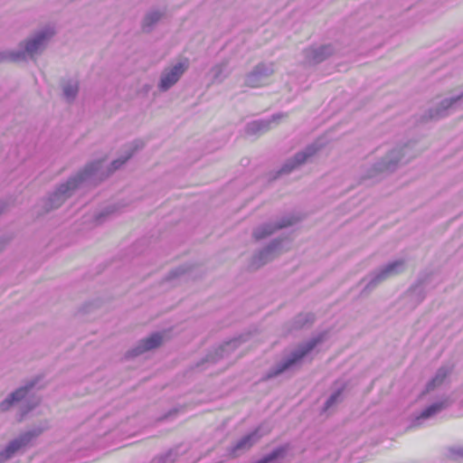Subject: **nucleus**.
Masks as SVG:
<instances>
[{"instance_id":"1","label":"nucleus","mask_w":463,"mask_h":463,"mask_svg":"<svg viewBox=\"0 0 463 463\" xmlns=\"http://www.w3.org/2000/svg\"><path fill=\"white\" fill-rule=\"evenodd\" d=\"M415 143L409 141L402 145H397L388 150L386 154L379 158L374 164L369 166L363 179H378L385 175H390L396 171L401 165L407 164L415 157L413 147Z\"/></svg>"},{"instance_id":"2","label":"nucleus","mask_w":463,"mask_h":463,"mask_svg":"<svg viewBox=\"0 0 463 463\" xmlns=\"http://www.w3.org/2000/svg\"><path fill=\"white\" fill-rule=\"evenodd\" d=\"M99 167L100 162L88 164L82 170L69 177L66 182L60 184L43 201L44 212L48 213L61 207L76 190L82 184L89 183V179L96 175Z\"/></svg>"},{"instance_id":"3","label":"nucleus","mask_w":463,"mask_h":463,"mask_svg":"<svg viewBox=\"0 0 463 463\" xmlns=\"http://www.w3.org/2000/svg\"><path fill=\"white\" fill-rule=\"evenodd\" d=\"M54 35L55 29L52 25H45L33 32L19 43L16 56L20 58V61L35 60L43 53Z\"/></svg>"},{"instance_id":"4","label":"nucleus","mask_w":463,"mask_h":463,"mask_svg":"<svg viewBox=\"0 0 463 463\" xmlns=\"http://www.w3.org/2000/svg\"><path fill=\"white\" fill-rule=\"evenodd\" d=\"M320 342V337H315L308 340L307 342L300 344L288 355L283 357L279 362L270 367L262 376V381H269L273 379L298 365L302 359L307 355Z\"/></svg>"},{"instance_id":"5","label":"nucleus","mask_w":463,"mask_h":463,"mask_svg":"<svg viewBox=\"0 0 463 463\" xmlns=\"http://www.w3.org/2000/svg\"><path fill=\"white\" fill-rule=\"evenodd\" d=\"M405 269V261L403 260H396L380 269L373 271L364 278L363 281H367L363 292H370L375 288L379 284L386 280L387 279L399 275Z\"/></svg>"},{"instance_id":"6","label":"nucleus","mask_w":463,"mask_h":463,"mask_svg":"<svg viewBox=\"0 0 463 463\" xmlns=\"http://www.w3.org/2000/svg\"><path fill=\"white\" fill-rule=\"evenodd\" d=\"M41 431L37 430H28L20 434L17 438L11 440L0 451V463H4L18 453L24 452L32 446L33 441L40 435Z\"/></svg>"},{"instance_id":"7","label":"nucleus","mask_w":463,"mask_h":463,"mask_svg":"<svg viewBox=\"0 0 463 463\" xmlns=\"http://www.w3.org/2000/svg\"><path fill=\"white\" fill-rule=\"evenodd\" d=\"M144 146H145V144L141 140H135L134 142H132L128 146V149L125 151L123 156H119L118 158H117L111 162L110 165L109 166V168L107 170V173H104L102 170L104 159H99V160L90 162V164L100 162V167L98 170V172L96 173V175H92L91 178L89 179V183L95 182V181H101L104 178H106L107 176H109V175H111L112 173H114L116 170L119 169L124 164L127 163L128 160H129L134 156V154L137 151L142 149L144 147Z\"/></svg>"},{"instance_id":"8","label":"nucleus","mask_w":463,"mask_h":463,"mask_svg":"<svg viewBox=\"0 0 463 463\" xmlns=\"http://www.w3.org/2000/svg\"><path fill=\"white\" fill-rule=\"evenodd\" d=\"M463 91L452 95L449 98H445L437 103L435 106L430 108L424 114V119L438 120L449 116L452 111H455L462 107Z\"/></svg>"},{"instance_id":"9","label":"nucleus","mask_w":463,"mask_h":463,"mask_svg":"<svg viewBox=\"0 0 463 463\" xmlns=\"http://www.w3.org/2000/svg\"><path fill=\"white\" fill-rule=\"evenodd\" d=\"M275 71V62H259L245 75L244 83L250 88H260L265 86L269 83V80L274 74Z\"/></svg>"},{"instance_id":"10","label":"nucleus","mask_w":463,"mask_h":463,"mask_svg":"<svg viewBox=\"0 0 463 463\" xmlns=\"http://www.w3.org/2000/svg\"><path fill=\"white\" fill-rule=\"evenodd\" d=\"M189 68V61L187 59L178 61L177 63L165 67L161 74L157 83V89L161 92H165L174 87L185 71Z\"/></svg>"},{"instance_id":"11","label":"nucleus","mask_w":463,"mask_h":463,"mask_svg":"<svg viewBox=\"0 0 463 463\" xmlns=\"http://www.w3.org/2000/svg\"><path fill=\"white\" fill-rule=\"evenodd\" d=\"M319 150V146L316 143L307 146L303 150L296 153L292 157L287 159L277 172V176L288 175L305 165L309 158L314 156Z\"/></svg>"},{"instance_id":"12","label":"nucleus","mask_w":463,"mask_h":463,"mask_svg":"<svg viewBox=\"0 0 463 463\" xmlns=\"http://www.w3.org/2000/svg\"><path fill=\"white\" fill-rule=\"evenodd\" d=\"M298 221V219L295 216L287 215L282 217L279 222L263 223L253 230L252 237L255 239V241L263 240L272 235L279 230L292 226Z\"/></svg>"},{"instance_id":"13","label":"nucleus","mask_w":463,"mask_h":463,"mask_svg":"<svg viewBox=\"0 0 463 463\" xmlns=\"http://www.w3.org/2000/svg\"><path fill=\"white\" fill-rule=\"evenodd\" d=\"M245 341L246 339L243 335L233 337L228 341H225L214 351L210 352L205 356V358L202 360V363L197 364V367H200L204 363H217L220 359L228 356L232 352L236 350Z\"/></svg>"},{"instance_id":"14","label":"nucleus","mask_w":463,"mask_h":463,"mask_svg":"<svg viewBox=\"0 0 463 463\" xmlns=\"http://www.w3.org/2000/svg\"><path fill=\"white\" fill-rule=\"evenodd\" d=\"M282 240L274 239L266 247L256 252L251 259L250 267L258 269L272 260L281 247Z\"/></svg>"},{"instance_id":"15","label":"nucleus","mask_w":463,"mask_h":463,"mask_svg":"<svg viewBox=\"0 0 463 463\" xmlns=\"http://www.w3.org/2000/svg\"><path fill=\"white\" fill-rule=\"evenodd\" d=\"M266 433L267 431H263L262 426L257 427L235 442V444L231 448V454L233 457L241 455L255 445Z\"/></svg>"},{"instance_id":"16","label":"nucleus","mask_w":463,"mask_h":463,"mask_svg":"<svg viewBox=\"0 0 463 463\" xmlns=\"http://www.w3.org/2000/svg\"><path fill=\"white\" fill-rule=\"evenodd\" d=\"M36 383L37 381L35 380L29 381L24 385L9 393L7 397L0 402V412L8 411L14 405L24 401L30 391L35 386Z\"/></svg>"},{"instance_id":"17","label":"nucleus","mask_w":463,"mask_h":463,"mask_svg":"<svg viewBox=\"0 0 463 463\" xmlns=\"http://www.w3.org/2000/svg\"><path fill=\"white\" fill-rule=\"evenodd\" d=\"M163 342V335L161 333H154L151 335L143 338L130 350L126 353L127 358H132L143 354L161 345Z\"/></svg>"},{"instance_id":"18","label":"nucleus","mask_w":463,"mask_h":463,"mask_svg":"<svg viewBox=\"0 0 463 463\" xmlns=\"http://www.w3.org/2000/svg\"><path fill=\"white\" fill-rule=\"evenodd\" d=\"M335 51L331 43L311 46L303 51L304 60L308 64H318L333 55Z\"/></svg>"},{"instance_id":"19","label":"nucleus","mask_w":463,"mask_h":463,"mask_svg":"<svg viewBox=\"0 0 463 463\" xmlns=\"http://www.w3.org/2000/svg\"><path fill=\"white\" fill-rule=\"evenodd\" d=\"M452 372L453 365L451 364H443L439 367L434 376L426 383L425 389L421 392V395H425L426 393L433 392L444 385L448 382V379Z\"/></svg>"},{"instance_id":"20","label":"nucleus","mask_w":463,"mask_h":463,"mask_svg":"<svg viewBox=\"0 0 463 463\" xmlns=\"http://www.w3.org/2000/svg\"><path fill=\"white\" fill-rule=\"evenodd\" d=\"M450 405L449 398H444L440 401L431 403L427 406L420 413L415 417L413 420L414 426L421 425L425 420L434 418L442 411L448 409Z\"/></svg>"},{"instance_id":"21","label":"nucleus","mask_w":463,"mask_h":463,"mask_svg":"<svg viewBox=\"0 0 463 463\" xmlns=\"http://www.w3.org/2000/svg\"><path fill=\"white\" fill-rule=\"evenodd\" d=\"M283 117L282 114H275L267 119H258L247 123L245 133L249 136H260L271 128V125Z\"/></svg>"},{"instance_id":"22","label":"nucleus","mask_w":463,"mask_h":463,"mask_svg":"<svg viewBox=\"0 0 463 463\" xmlns=\"http://www.w3.org/2000/svg\"><path fill=\"white\" fill-rule=\"evenodd\" d=\"M165 15V9L151 8L144 15L141 22L142 31L150 33L159 21Z\"/></svg>"},{"instance_id":"23","label":"nucleus","mask_w":463,"mask_h":463,"mask_svg":"<svg viewBox=\"0 0 463 463\" xmlns=\"http://www.w3.org/2000/svg\"><path fill=\"white\" fill-rule=\"evenodd\" d=\"M187 451V445L179 444L168 449L165 453L155 458L151 463H174L179 458V457L184 455Z\"/></svg>"},{"instance_id":"24","label":"nucleus","mask_w":463,"mask_h":463,"mask_svg":"<svg viewBox=\"0 0 463 463\" xmlns=\"http://www.w3.org/2000/svg\"><path fill=\"white\" fill-rule=\"evenodd\" d=\"M289 450V445L284 444L272 449L254 463H283Z\"/></svg>"},{"instance_id":"25","label":"nucleus","mask_w":463,"mask_h":463,"mask_svg":"<svg viewBox=\"0 0 463 463\" xmlns=\"http://www.w3.org/2000/svg\"><path fill=\"white\" fill-rule=\"evenodd\" d=\"M428 278L419 279L408 290V295L413 302L414 306L421 303L427 295L426 285Z\"/></svg>"},{"instance_id":"26","label":"nucleus","mask_w":463,"mask_h":463,"mask_svg":"<svg viewBox=\"0 0 463 463\" xmlns=\"http://www.w3.org/2000/svg\"><path fill=\"white\" fill-rule=\"evenodd\" d=\"M62 96L68 103H72L79 93L80 85L77 80H67L61 83Z\"/></svg>"},{"instance_id":"27","label":"nucleus","mask_w":463,"mask_h":463,"mask_svg":"<svg viewBox=\"0 0 463 463\" xmlns=\"http://www.w3.org/2000/svg\"><path fill=\"white\" fill-rule=\"evenodd\" d=\"M315 315L311 312L299 313L289 323L290 330H299L310 326L315 322Z\"/></svg>"},{"instance_id":"28","label":"nucleus","mask_w":463,"mask_h":463,"mask_svg":"<svg viewBox=\"0 0 463 463\" xmlns=\"http://www.w3.org/2000/svg\"><path fill=\"white\" fill-rule=\"evenodd\" d=\"M228 62L222 61L214 65L211 71L213 73V80L214 82H222L224 79L228 77V72L226 71Z\"/></svg>"},{"instance_id":"29","label":"nucleus","mask_w":463,"mask_h":463,"mask_svg":"<svg viewBox=\"0 0 463 463\" xmlns=\"http://www.w3.org/2000/svg\"><path fill=\"white\" fill-rule=\"evenodd\" d=\"M343 388H338L330 394L324 404V411H328L340 403L343 400Z\"/></svg>"},{"instance_id":"30","label":"nucleus","mask_w":463,"mask_h":463,"mask_svg":"<svg viewBox=\"0 0 463 463\" xmlns=\"http://www.w3.org/2000/svg\"><path fill=\"white\" fill-rule=\"evenodd\" d=\"M16 50H0V63L3 62H21Z\"/></svg>"},{"instance_id":"31","label":"nucleus","mask_w":463,"mask_h":463,"mask_svg":"<svg viewBox=\"0 0 463 463\" xmlns=\"http://www.w3.org/2000/svg\"><path fill=\"white\" fill-rule=\"evenodd\" d=\"M116 211H117V207L115 204L107 206L105 209H103L98 214H96V216H95L96 222L97 223L103 222L107 216L114 213Z\"/></svg>"},{"instance_id":"32","label":"nucleus","mask_w":463,"mask_h":463,"mask_svg":"<svg viewBox=\"0 0 463 463\" xmlns=\"http://www.w3.org/2000/svg\"><path fill=\"white\" fill-rule=\"evenodd\" d=\"M449 457L453 460L463 459V447H450L449 449Z\"/></svg>"},{"instance_id":"33","label":"nucleus","mask_w":463,"mask_h":463,"mask_svg":"<svg viewBox=\"0 0 463 463\" xmlns=\"http://www.w3.org/2000/svg\"><path fill=\"white\" fill-rule=\"evenodd\" d=\"M187 271H188V267H186V266H180V267L171 270L168 273V275L166 277V279L169 280V281L173 280L175 278H178L180 276L184 275Z\"/></svg>"},{"instance_id":"34","label":"nucleus","mask_w":463,"mask_h":463,"mask_svg":"<svg viewBox=\"0 0 463 463\" xmlns=\"http://www.w3.org/2000/svg\"><path fill=\"white\" fill-rule=\"evenodd\" d=\"M184 406L175 407V408L171 409L170 411H168V412L165 413L159 420H173L177 414L184 412Z\"/></svg>"},{"instance_id":"35","label":"nucleus","mask_w":463,"mask_h":463,"mask_svg":"<svg viewBox=\"0 0 463 463\" xmlns=\"http://www.w3.org/2000/svg\"><path fill=\"white\" fill-rule=\"evenodd\" d=\"M13 236L9 233H0V252L11 241Z\"/></svg>"},{"instance_id":"36","label":"nucleus","mask_w":463,"mask_h":463,"mask_svg":"<svg viewBox=\"0 0 463 463\" xmlns=\"http://www.w3.org/2000/svg\"><path fill=\"white\" fill-rule=\"evenodd\" d=\"M6 203L5 202L0 201V214L5 210Z\"/></svg>"},{"instance_id":"37","label":"nucleus","mask_w":463,"mask_h":463,"mask_svg":"<svg viewBox=\"0 0 463 463\" xmlns=\"http://www.w3.org/2000/svg\"><path fill=\"white\" fill-rule=\"evenodd\" d=\"M32 409H33V407H28L26 411H31Z\"/></svg>"}]
</instances>
